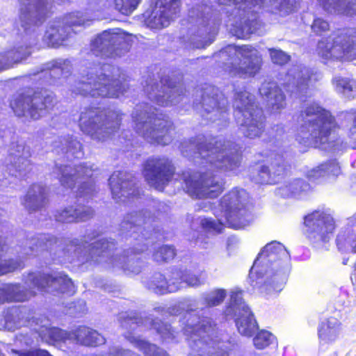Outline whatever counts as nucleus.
<instances>
[{"label":"nucleus","mask_w":356,"mask_h":356,"mask_svg":"<svg viewBox=\"0 0 356 356\" xmlns=\"http://www.w3.org/2000/svg\"><path fill=\"white\" fill-rule=\"evenodd\" d=\"M296 122L298 127L296 140L305 147L327 143L330 136L340 129L335 117L316 102L302 105Z\"/></svg>","instance_id":"obj_1"},{"label":"nucleus","mask_w":356,"mask_h":356,"mask_svg":"<svg viewBox=\"0 0 356 356\" xmlns=\"http://www.w3.org/2000/svg\"><path fill=\"white\" fill-rule=\"evenodd\" d=\"M151 218V213L147 210H140L128 213L121 222L122 234L127 236L134 237L138 241L134 247L124 250L117 257V261L120 268L128 273L138 274L141 270V261L136 256L147 249L145 243L148 236L143 233L145 230L143 227Z\"/></svg>","instance_id":"obj_2"},{"label":"nucleus","mask_w":356,"mask_h":356,"mask_svg":"<svg viewBox=\"0 0 356 356\" xmlns=\"http://www.w3.org/2000/svg\"><path fill=\"white\" fill-rule=\"evenodd\" d=\"M183 332L200 348L214 349L208 356H229V348L219 346L221 342L219 330L212 318L200 314L191 315L183 327Z\"/></svg>","instance_id":"obj_3"},{"label":"nucleus","mask_w":356,"mask_h":356,"mask_svg":"<svg viewBox=\"0 0 356 356\" xmlns=\"http://www.w3.org/2000/svg\"><path fill=\"white\" fill-rule=\"evenodd\" d=\"M200 157L207 159L215 169L229 171L238 167L241 154L233 143L212 137L200 143L197 147Z\"/></svg>","instance_id":"obj_4"},{"label":"nucleus","mask_w":356,"mask_h":356,"mask_svg":"<svg viewBox=\"0 0 356 356\" xmlns=\"http://www.w3.org/2000/svg\"><path fill=\"white\" fill-rule=\"evenodd\" d=\"M120 115L99 108H87L81 112L79 125L81 130L97 140H104L120 129Z\"/></svg>","instance_id":"obj_5"},{"label":"nucleus","mask_w":356,"mask_h":356,"mask_svg":"<svg viewBox=\"0 0 356 356\" xmlns=\"http://www.w3.org/2000/svg\"><path fill=\"white\" fill-rule=\"evenodd\" d=\"M123 82L120 78L110 77L105 74L95 76L87 74L75 81L72 93L83 97L117 98L125 91Z\"/></svg>","instance_id":"obj_6"},{"label":"nucleus","mask_w":356,"mask_h":356,"mask_svg":"<svg viewBox=\"0 0 356 356\" xmlns=\"http://www.w3.org/2000/svg\"><path fill=\"white\" fill-rule=\"evenodd\" d=\"M318 42L316 52L325 61L341 60L356 54V29L346 28Z\"/></svg>","instance_id":"obj_7"},{"label":"nucleus","mask_w":356,"mask_h":356,"mask_svg":"<svg viewBox=\"0 0 356 356\" xmlns=\"http://www.w3.org/2000/svg\"><path fill=\"white\" fill-rule=\"evenodd\" d=\"M238 120L241 122L244 136L249 138L260 137L265 129L266 118L263 110L255 104L253 96L246 90L236 93Z\"/></svg>","instance_id":"obj_8"},{"label":"nucleus","mask_w":356,"mask_h":356,"mask_svg":"<svg viewBox=\"0 0 356 356\" xmlns=\"http://www.w3.org/2000/svg\"><path fill=\"white\" fill-rule=\"evenodd\" d=\"M53 106V97L40 89L34 90L28 87L13 95L10 100V106L17 116H24L27 113L30 118L37 120L40 112Z\"/></svg>","instance_id":"obj_9"},{"label":"nucleus","mask_w":356,"mask_h":356,"mask_svg":"<svg viewBox=\"0 0 356 356\" xmlns=\"http://www.w3.org/2000/svg\"><path fill=\"white\" fill-rule=\"evenodd\" d=\"M177 179L184 184L186 192L196 199L216 198L224 191L223 185L211 172L183 171Z\"/></svg>","instance_id":"obj_10"},{"label":"nucleus","mask_w":356,"mask_h":356,"mask_svg":"<svg viewBox=\"0 0 356 356\" xmlns=\"http://www.w3.org/2000/svg\"><path fill=\"white\" fill-rule=\"evenodd\" d=\"M303 234L313 245L325 244L330 241L336 229L334 218L325 212L314 210L303 218Z\"/></svg>","instance_id":"obj_11"},{"label":"nucleus","mask_w":356,"mask_h":356,"mask_svg":"<svg viewBox=\"0 0 356 356\" xmlns=\"http://www.w3.org/2000/svg\"><path fill=\"white\" fill-rule=\"evenodd\" d=\"M143 174L149 185L163 191L174 178L176 168L168 157L152 156L145 161Z\"/></svg>","instance_id":"obj_12"},{"label":"nucleus","mask_w":356,"mask_h":356,"mask_svg":"<svg viewBox=\"0 0 356 356\" xmlns=\"http://www.w3.org/2000/svg\"><path fill=\"white\" fill-rule=\"evenodd\" d=\"M243 191L234 188L222 196L220 201L222 212L229 227L239 229L247 222V210L242 202Z\"/></svg>","instance_id":"obj_13"},{"label":"nucleus","mask_w":356,"mask_h":356,"mask_svg":"<svg viewBox=\"0 0 356 356\" xmlns=\"http://www.w3.org/2000/svg\"><path fill=\"white\" fill-rule=\"evenodd\" d=\"M108 181L114 199L124 197V202H131L141 196L135 177L131 174L119 172L118 175L113 174Z\"/></svg>","instance_id":"obj_14"},{"label":"nucleus","mask_w":356,"mask_h":356,"mask_svg":"<svg viewBox=\"0 0 356 356\" xmlns=\"http://www.w3.org/2000/svg\"><path fill=\"white\" fill-rule=\"evenodd\" d=\"M155 5L159 10L152 13L146 22L150 28L161 29L179 16L181 0H156Z\"/></svg>","instance_id":"obj_15"},{"label":"nucleus","mask_w":356,"mask_h":356,"mask_svg":"<svg viewBox=\"0 0 356 356\" xmlns=\"http://www.w3.org/2000/svg\"><path fill=\"white\" fill-rule=\"evenodd\" d=\"M27 280L38 291L58 286L60 291L65 292L73 286L71 278L65 273H58L54 276L50 273L33 272L29 273Z\"/></svg>","instance_id":"obj_16"},{"label":"nucleus","mask_w":356,"mask_h":356,"mask_svg":"<svg viewBox=\"0 0 356 356\" xmlns=\"http://www.w3.org/2000/svg\"><path fill=\"white\" fill-rule=\"evenodd\" d=\"M227 49L229 51L234 50L235 52L239 54V55L245 59L248 60V64L244 67H233L231 69V72H232L236 75L243 76L248 75L250 76H254L257 73L259 72L261 65L262 60L260 56H250V54L254 50V47L251 45L243 44L241 46L235 45V44H229L227 46Z\"/></svg>","instance_id":"obj_17"},{"label":"nucleus","mask_w":356,"mask_h":356,"mask_svg":"<svg viewBox=\"0 0 356 356\" xmlns=\"http://www.w3.org/2000/svg\"><path fill=\"white\" fill-rule=\"evenodd\" d=\"M290 168V165L280 159H270L261 165L257 173V182L261 184H275L277 182V179L286 175Z\"/></svg>","instance_id":"obj_18"},{"label":"nucleus","mask_w":356,"mask_h":356,"mask_svg":"<svg viewBox=\"0 0 356 356\" xmlns=\"http://www.w3.org/2000/svg\"><path fill=\"white\" fill-rule=\"evenodd\" d=\"M149 123L152 124L149 129H147L143 132V136L150 139L152 143L165 145L168 141L165 137L168 135L172 127V122L165 118H158L156 115L150 118Z\"/></svg>","instance_id":"obj_19"},{"label":"nucleus","mask_w":356,"mask_h":356,"mask_svg":"<svg viewBox=\"0 0 356 356\" xmlns=\"http://www.w3.org/2000/svg\"><path fill=\"white\" fill-rule=\"evenodd\" d=\"M94 210L90 207L78 205L76 207L69 206L58 211L55 215L56 221L62 223L83 222L92 218Z\"/></svg>","instance_id":"obj_20"},{"label":"nucleus","mask_w":356,"mask_h":356,"mask_svg":"<svg viewBox=\"0 0 356 356\" xmlns=\"http://www.w3.org/2000/svg\"><path fill=\"white\" fill-rule=\"evenodd\" d=\"M48 201L45 187L34 183L30 186L24 196V205L31 213L41 209L48 203Z\"/></svg>","instance_id":"obj_21"},{"label":"nucleus","mask_w":356,"mask_h":356,"mask_svg":"<svg viewBox=\"0 0 356 356\" xmlns=\"http://www.w3.org/2000/svg\"><path fill=\"white\" fill-rule=\"evenodd\" d=\"M341 330V322L334 317H329L321 322L318 326V338L323 344H332L339 337Z\"/></svg>","instance_id":"obj_22"},{"label":"nucleus","mask_w":356,"mask_h":356,"mask_svg":"<svg viewBox=\"0 0 356 356\" xmlns=\"http://www.w3.org/2000/svg\"><path fill=\"white\" fill-rule=\"evenodd\" d=\"M327 13H336L346 17L356 15V0H318Z\"/></svg>","instance_id":"obj_23"},{"label":"nucleus","mask_w":356,"mask_h":356,"mask_svg":"<svg viewBox=\"0 0 356 356\" xmlns=\"http://www.w3.org/2000/svg\"><path fill=\"white\" fill-rule=\"evenodd\" d=\"M235 323L238 332L246 337H252L258 330L253 314L248 309H243L238 313Z\"/></svg>","instance_id":"obj_24"},{"label":"nucleus","mask_w":356,"mask_h":356,"mask_svg":"<svg viewBox=\"0 0 356 356\" xmlns=\"http://www.w3.org/2000/svg\"><path fill=\"white\" fill-rule=\"evenodd\" d=\"M335 243L339 250L344 251L350 248V252L356 254V217L350 228L339 232Z\"/></svg>","instance_id":"obj_25"},{"label":"nucleus","mask_w":356,"mask_h":356,"mask_svg":"<svg viewBox=\"0 0 356 356\" xmlns=\"http://www.w3.org/2000/svg\"><path fill=\"white\" fill-rule=\"evenodd\" d=\"M73 334L78 343L87 346H97L103 339L99 333L86 325L79 326Z\"/></svg>","instance_id":"obj_26"},{"label":"nucleus","mask_w":356,"mask_h":356,"mask_svg":"<svg viewBox=\"0 0 356 356\" xmlns=\"http://www.w3.org/2000/svg\"><path fill=\"white\" fill-rule=\"evenodd\" d=\"M286 254L284 247L279 242L272 241L266 245L258 254L254 261V265L261 257H264L269 263L277 261Z\"/></svg>","instance_id":"obj_27"},{"label":"nucleus","mask_w":356,"mask_h":356,"mask_svg":"<svg viewBox=\"0 0 356 356\" xmlns=\"http://www.w3.org/2000/svg\"><path fill=\"white\" fill-rule=\"evenodd\" d=\"M38 334L42 339L52 343L65 342L70 337L67 332L56 327L41 326Z\"/></svg>","instance_id":"obj_28"},{"label":"nucleus","mask_w":356,"mask_h":356,"mask_svg":"<svg viewBox=\"0 0 356 356\" xmlns=\"http://www.w3.org/2000/svg\"><path fill=\"white\" fill-rule=\"evenodd\" d=\"M152 286L157 293H172L178 289L177 282L168 280L162 274L156 273L152 280Z\"/></svg>","instance_id":"obj_29"},{"label":"nucleus","mask_w":356,"mask_h":356,"mask_svg":"<svg viewBox=\"0 0 356 356\" xmlns=\"http://www.w3.org/2000/svg\"><path fill=\"white\" fill-rule=\"evenodd\" d=\"M117 243L115 241L101 239L92 244L90 251L92 257H101L110 254L116 250Z\"/></svg>","instance_id":"obj_30"},{"label":"nucleus","mask_w":356,"mask_h":356,"mask_svg":"<svg viewBox=\"0 0 356 356\" xmlns=\"http://www.w3.org/2000/svg\"><path fill=\"white\" fill-rule=\"evenodd\" d=\"M100 44L108 51H115L122 44L123 38L118 33L104 31L99 37Z\"/></svg>","instance_id":"obj_31"},{"label":"nucleus","mask_w":356,"mask_h":356,"mask_svg":"<svg viewBox=\"0 0 356 356\" xmlns=\"http://www.w3.org/2000/svg\"><path fill=\"white\" fill-rule=\"evenodd\" d=\"M267 97L272 109L275 111L283 108L286 105L285 95L283 91L277 86L269 89Z\"/></svg>","instance_id":"obj_32"},{"label":"nucleus","mask_w":356,"mask_h":356,"mask_svg":"<svg viewBox=\"0 0 356 356\" xmlns=\"http://www.w3.org/2000/svg\"><path fill=\"white\" fill-rule=\"evenodd\" d=\"M176 256V250L173 245H163L153 254L154 259L157 262H168Z\"/></svg>","instance_id":"obj_33"},{"label":"nucleus","mask_w":356,"mask_h":356,"mask_svg":"<svg viewBox=\"0 0 356 356\" xmlns=\"http://www.w3.org/2000/svg\"><path fill=\"white\" fill-rule=\"evenodd\" d=\"M338 164L334 161H328L312 169L308 175L309 180L318 179L330 174L332 169L338 168Z\"/></svg>","instance_id":"obj_34"},{"label":"nucleus","mask_w":356,"mask_h":356,"mask_svg":"<svg viewBox=\"0 0 356 356\" xmlns=\"http://www.w3.org/2000/svg\"><path fill=\"white\" fill-rule=\"evenodd\" d=\"M142 0H113L114 5L120 13L129 15L135 10Z\"/></svg>","instance_id":"obj_35"},{"label":"nucleus","mask_w":356,"mask_h":356,"mask_svg":"<svg viewBox=\"0 0 356 356\" xmlns=\"http://www.w3.org/2000/svg\"><path fill=\"white\" fill-rule=\"evenodd\" d=\"M274 339L275 337L270 332L261 330L254 337L253 343L257 349L262 350L270 346Z\"/></svg>","instance_id":"obj_36"},{"label":"nucleus","mask_w":356,"mask_h":356,"mask_svg":"<svg viewBox=\"0 0 356 356\" xmlns=\"http://www.w3.org/2000/svg\"><path fill=\"white\" fill-rule=\"evenodd\" d=\"M336 86L338 90L344 94L356 92V81L347 78H339L336 81Z\"/></svg>","instance_id":"obj_37"},{"label":"nucleus","mask_w":356,"mask_h":356,"mask_svg":"<svg viewBox=\"0 0 356 356\" xmlns=\"http://www.w3.org/2000/svg\"><path fill=\"white\" fill-rule=\"evenodd\" d=\"M271 61L278 65H284L291 60V56L280 49H270Z\"/></svg>","instance_id":"obj_38"},{"label":"nucleus","mask_w":356,"mask_h":356,"mask_svg":"<svg viewBox=\"0 0 356 356\" xmlns=\"http://www.w3.org/2000/svg\"><path fill=\"white\" fill-rule=\"evenodd\" d=\"M220 4L239 6L238 9H241V5H245L244 8H251L256 6H261L265 0H217Z\"/></svg>","instance_id":"obj_39"},{"label":"nucleus","mask_w":356,"mask_h":356,"mask_svg":"<svg viewBox=\"0 0 356 356\" xmlns=\"http://www.w3.org/2000/svg\"><path fill=\"white\" fill-rule=\"evenodd\" d=\"M131 342L145 355H151L152 353L157 348L156 346L150 343L147 341L138 338H133L131 340Z\"/></svg>","instance_id":"obj_40"},{"label":"nucleus","mask_w":356,"mask_h":356,"mask_svg":"<svg viewBox=\"0 0 356 356\" xmlns=\"http://www.w3.org/2000/svg\"><path fill=\"white\" fill-rule=\"evenodd\" d=\"M311 29L316 35H322L330 30V24L323 18L316 17L312 24Z\"/></svg>","instance_id":"obj_41"},{"label":"nucleus","mask_w":356,"mask_h":356,"mask_svg":"<svg viewBox=\"0 0 356 356\" xmlns=\"http://www.w3.org/2000/svg\"><path fill=\"white\" fill-rule=\"evenodd\" d=\"M202 227L207 232H214L217 234L222 232L224 225L220 221L205 218L202 220Z\"/></svg>","instance_id":"obj_42"},{"label":"nucleus","mask_w":356,"mask_h":356,"mask_svg":"<svg viewBox=\"0 0 356 356\" xmlns=\"http://www.w3.org/2000/svg\"><path fill=\"white\" fill-rule=\"evenodd\" d=\"M226 297V291L224 289L216 290L213 295L206 299V303L209 307H215L221 304Z\"/></svg>","instance_id":"obj_43"},{"label":"nucleus","mask_w":356,"mask_h":356,"mask_svg":"<svg viewBox=\"0 0 356 356\" xmlns=\"http://www.w3.org/2000/svg\"><path fill=\"white\" fill-rule=\"evenodd\" d=\"M283 283L282 275L276 273L273 275L272 277L265 282V285L268 289H273V290H280Z\"/></svg>","instance_id":"obj_44"},{"label":"nucleus","mask_w":356,"mask_h":356,"mask_svg":"<svg viewBox=\"0 0 356 356\" xmlns=\"http://www.w3.org/2000/svg\"><path fill=\"white\" fill-rule=\"evenodd\" d=\"M157 329V332L165 339H174L175 337V331L170 327V325L162 323Z\"/></svg>","instance_id":"obj_45"},{"label":"nucleus","mask_w":356,"mask_h":356,"mask_svg":"<svg viewBox=\"0 0 356 356\" xmlns=\"http://www.w3.org/2000/svg\"><path fill=\"white\" fill-rule=\"evenodd\" d=\"M60 184L65 187L68 188H73L76 186V178L74 175L72 174H65L62 175L60 178L59 179Z\"/></svg>","instance_id":"obj_46"},{"label":"nucleus","mask_w":356,"mask_h":356,"mask_svg":"<svg viewBox=\"0 0 356 356\" xmlns=\"http://www.w3.org/2000/svg\"><path fill=\"white\" fill-rule=\"evenodd\" d=\"M17 268V264L13 260L8 261V264L0 265V271L1 274L13 272Z\"/></svg>","instance_id":"obj_47"},{"label":"nucleus","mask_w":356,"mask_h":356,"mask_svg":"<svg viewBox=\"0 0 356 356\" xmlns=\"http://www.w3.org/2000/svg\"><path fill=\"white\" fill-rule=\"evenodd\" d=\"M79 245V241L78 240H71V241H69L67 243H65V248H63V251H69V248L68 247H74V248H76L77 246Z\"/></svg>","instance_id":"obj_48"},{"label":"nucleus","mask_w":356,"mask_h":356,"mask_svg":"<svg viewBox=\"0 0 356 356\" xmlns=\"http://www.w3.org/2000/svg\"><path fill=\"white\" fill-rule=\"evenodd\" d=\"M156 102L157 104L161 106H167L168 105V101L167 99H164L163 97L157 96L156 97Z\"/></svg>","instance_id":"obj_49"},{"label":"nucleus","mask_w":356,"mask_h":356,"mask_svg":"<svg viewBox=\"0 0 356 356\" xmlns=\"http://www.w3.org/2000/svg\"><path fill=\"white\" fill-rule=\"evenodd\" d=\"M350 278L353 282L355 281L356 282V263H355L353 266V272Z\"/></svg>","instance_id":"obj_50"},{"label":"nucleus","mask_w":356,"mask_h":356,"mask_svg":"<svg viewBox=\"0 0 356 356\" xmlns=\"http://www.w3.org/2000/svg\"><path fill=\"white\" fill-rule=\"evenodd\" d=\"M38 356H51L47 350H38Z\"/></svg>","instance_id":"obj_51"},{"label":"nucleus","mask_w":356,"mask_h":356,"mask_svg":"<svg viewBox=\"0 0 356 356\" xmlns=\"http://www.w3.org/2000/svg\"><path fill=\"white\" fill-rule=\"evenodd\" d=\"M136 125H137V127H136L137 130H136V131L139 132V130L140 129L141 127L144 128L145 127L147 126V122H140V123H138Z\"/></svg>","instance_id":"obj_52"},{"label":"nucleus","mask_w":356,"mask_h":356,"mask_svg":"<svg viewBox=\"0 0 356 356\" xmlns=\"http://www.w3.org/2000/svg\"><path fill=\"white\" fill-rule=\"evenodd\" d=\"M23 356H38V350L29 351L27 353H25Z\"/></svg>","instance_id":"obj_53"},{"label":"nucleus","mask_w":356,"mask_h":356,"mask_svg":"<svg viewBox=\"0 0 356 356\" xmlns=\"http://www.w3.org/2000/svg\"><path fill=\"white\" fill-rule=\"evenodd\" d=\"M90 186H89L88 184H82L79 188V191H80V193H83L85 190L90 189Z\"/></svg>","instance_id":"obj_54"},{"label":"nucleus","mask_w":356,"mask_h":356,"mask_svg":"<svg viewBox=\"0 0 356 356\" xmlns=\"http://www.w3.org/2000/svg\"><path fill=\"white\" fill-rule=\"evenodd\" d=\"M153 356H168V355L166 353H159L154 354Z\"/></svg>","instance_id":"obj_55"},{"label":"nucleus","mask_w":356,"mask_h":356,"mask_svg":"<svg viewBox=\"0 0 356 356\" xmlns=\"http://www.w3.org/2000/svg\"><path fill=\"white\" fill-rule=\"evenodd\" d=\"M348 258L343 259V261H342L343 265H346L348 264Z\"/></svg>","instance_id":"obj_56"},{"label":"nucleus","mask_w":356,"mask_h":356,"mask_svg":"<svg viewBox=\"0 0 356 356\" xmlns=\"http://www.w3.org/2000/svg\"><path fill=\"white\" fill-rule=\"evenodd\" d=\"M17 300H18L19 301H25V300H27V298H18Z\"/></svg>","instance_id":"obj_57"},{"label":"nucleus","mask_w":356,"mask_h":356,"mask_svg":"<svg viewBox=\"0 0 356 356\" xmlns=\"http://www.w3.org/2000/svg\"><path fill=\"white\" fill-rule=\"evenodd\" d=\"M332 356H339V355L337 352H335L333 353Z\"/></svg>","instance_id":"obj_58"}]
</instances>
